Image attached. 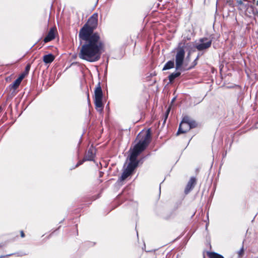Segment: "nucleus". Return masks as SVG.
Returning a JSON list of instances; mask_svg holds the SVG:
<instances>
[{"label":"nucleus","mask_w":258,"mask_h":258,"mask_svg":"<svg viewBox=\"0 0 258 258\" xmlns=\"http://www.w3.org/2000/svg\"><path fill=\"white\" fill-rule=\"evenodd\" d=\"M20 233H21V236L22 237H25V234H24V232L23 231H21Z\"/></svg>","instance_id":"obj_26"},{"label":"nucleus","mask_w":258,"mask_h":258,"mask_svg":"<svg viewBox=\"0 0 258 258\" xmlns=\"http://www.w3.org/2000/svg\"><path fill=\"white\" fill-rule=\"evenodd\" d=\"M21 79L17 78L12 84V87L14 89H16L20 85L21 83Z\"/></svg>","instance_id":"obj_18"},{"label":"nucleus","mask_w":258,"mask_h":258,"mask_svg":"<svg viewBox=\"0 0 258 258\" xmlns=\"http://www.w3.org/2000/svg\"><path fill=\"white\" fill-rule=\"evenodd\" d=\"M225 5L231 8L234 7V0H224Z\"/></svg>","instance_id":"obj_19"},{"label":"nucleus","mask_w":258,"mask_h":258,"mask_svg":"<svg viewBox=\"0 0 258 258\" xmlns=\"http://www.w3.org/2000/svg\"><path fill=\"white\" fill-rule=\"evenodd\" d=\"M189 130H190V127L188 126V124H186V125H183V126L182 125V126L181 127L180 124L178 131L177 132V135L180 134L185 133Z\"/></svg>","instance_id":"obj_11"},{"label":"nucleus","mask_w":258,"mask_h":258,"mask_svg":"<svg viewBox=\"0 0 258 258\" xmlns=\"http://www.w3.org/2000/svg\"><path fill=\"white\" fill-rule=\"evenodd\" d=\"M181 73L180 72H175L173 73L171 75H170L168 77L169 80L170 82H173L174 79L180 75Z\"/></svg>","instance_id":"obj_15"},{"label":"nucleus","mask_w":258,"mask_h":258,"mask_svg":"<svg viewBox=\"0 0 258 258\" xmlns=\"http://www.w3.org/2000/svg\"><path fill=\"white\" fill-rule=\"evenodd\" d=\"M132 172L130 171L127 169L126 168L123 172H122V174L121 176V180H123L125 179L127 177H128L131 174Z\"/></svg>","instance_id":"obj_14"},{"label":"nucleus","mask_w":258,"mask_h":258,"mask_svg":"<svg viewBox=\"0 0 258 258\" xmlns=\"http://www.w3.org/2000/svg\"><path fill=\"white\" fill-rule=\"evenodd\" d=\"M94 93V103L95 108L98 111L101 112L103 109V105L102 104L103 93L100 82L97 85Z\"/></svg>","instance_id":"obj_3"},{"label":"nucleus","mask_w":258,"mask_h":258,"mask_svg":"<svg viewBox=\"0 0 258 258\" xmlns=\"http://www.w3.org/2000/svg\"><path fill=\"white\" fill-rule=\"evenodd\" d=\"M199 55L196 57V58L194 60V61L192 62V65L190 66V67L187 68H185V70H190L191 69H192L193 68H194V67L195 66H196L197 64V61L199 59Z\"/></svg>","instance_id":"obj_20"},{"label":"nucleus","mask_w":258,"mask_h":258,"mask_svg":"<svg viewBox=\"0 0 258 258\" xmlns=\"http://www.w3.org/2000/svg\"><path fill=\"white\" fill-rule=\"evenodd\" d=\"M196 183V179L194 177H191L188 181L185 188L184 192L185 194H188L195 187Z\"/></svg>","instance_id":"obj_8"},{"label":"nucleus","mask_w":258,"mask_h":258,"mask_svg":"<svg viewBox=\"0 0 258 258\" xmlns=\"http://www.w3.org/2000/svg\"><path fill=\"white\" fill-rule=\"evenodd\" d=\"M95 157L94 150L93 148H90L86 153V154L82 160L79 161L76 165V167L82 164L86 161H92Z\"/></svg>","instance_id":"obj_6"},{"label":"nucleus","mask_w":258,"mask_h":258,"mask_svg":"<svg viewBox=\"0 0 258 258\" xmlns=\"http://www.w3.org/2000/svg\"><path fill=\"white\" fill-rule=\"evenodd\" d=\"M170 111V107H169L168 109L166 110L165 114L164 115V120H163V123H165L166 122V119H167V117L168 116L169 113Z\"/></svg>","instance_id":"obj_21"},{"label":"nucleus","mask_w":258,"mask_h":258,"mask_svg":"<svg viewBox=\"0 0 258 258\" xmlns=\"http://www.w3.org/2000/svg\"><path fill=\"white\" fill-rule=\"evenodd\" d=\"M87 96H88V98H89V93H87Z\"/></svg>","instance_id":"obj_27"},{"label":"nucleus","mask_w":258,"mask_h":258,"mask_svg":"<svg viewBox=\"0 0 258 258\" xmlns=\"http://www.w3.org/2000/svg\"><path fill=\"white\" fill-rule=\"evenodd\" d=\"M30 68H31V64L30 63L27 64V66H26L25 73L26 74H28V73L30 71Z\"/></svg>","instance_id":"obj_24"},{"label":"nucleus","mask_w":258,"mask_h":258,"mask_svg":"<svg viewBox=\"0 0 258 258\" xmlns=\"http://www.w3.org/2000/svg\"><path fill=\"white\" fill-rule=\"evenodd\" d=\"M174 62L172 60L167 61L164 66L163 70H167L172 69L174 67Z\"/></svg>","instance_id":"obj_13"},{"label":"nucleus","mask_w":258,"mask_h":258,"mask_svg":"<svg viewBox=\"0 0 258 258\" xmlns=\"http://www.w3.org/2000/svg\"><path fill=\"white\" fill-rule=\"evenodd\" d=\"M98 14H93L87 23L80 30L79 38L82 44L79 56L80 58L89 62L98 60L101 57L104 48V43L101 41L97 32L93 33L98 25Z\"/></svg>","instance_id":"obj_1"},{"label":"nucleus","mask_w":258,"mask_h":258,"mask_svg":"<svg viewBox=\"0 0 258 258\" xmlns=\"http://www.w3.org/2000/svg\"><path fill=\"white\" fill-rule=\"evenodd\" d=\"M24 74H22L18 78H20L21 79V82L22 81V80H23V79L24 78Z\"/></svg>","instance_id":"obj_25"},{"label":"nucleus","mask_w":258,"mask_h":258,"mask_svg":"<svg viewBox=\"0 0 258 258\" xmlns=\"http://www.w3.org/2000/svg\"><path fill=\"white\" fill-rule=\"evenodd\" d=\"M55 29L52 28L50 29L47 35L44 39V42H49L55 38Z\"/></svg>","instance_id":"obj_9"},{"label":"nucleus","mask_w":258,"mask_h":258,"mask_svg":"<svg viewBox=\"0 0 258 258\" xmlns=\"http://www.w3.org/2000/svg\"><path fill=\"white\" fill-rule=\"evenodd\" d=\"M244 251L243 246H242V247L240 248V249L238 251H237V254L238 256V258H241L242 256H243V255L244 254Z\"/></svg>","instance_id":"obj_23"},{"label":"nucleus","mask_w":258,"mask_h":258,"mask_svg":"<svg viewBox=\"0 0 258 258\" xmlns=\"http://www.w3.org/2000/svg\"><path fill=\"white\" fill-rule=\"evenodd\" d=\"M188 126L190 127V130L191 128H194L197 126V123L195 121L191 119L188 123Z\"/></svg>","instance_id":"obj_22"},{"label":"nucleus","mask_w":258,"mask_h":258,"mask_svg":"<svg viewBox=\"0 0 258 258\" xmlns=\"http://www.w3.org/2000/svg\"><path fill=\"white\" fill-rule=\"evenodd\" d=\"M54 56L52 54H48L43 56V60L45 63H50L54 59Z\"/></svg>","instance_id":"obj_10"},{"label":"nucleus","mask_w":258,"mask_h":258,"mask_svg":"<svg viewBox=\"0 0 258 258\" xmlns=\"http://www.w3.org/2000/svg\"><path fill=\"white\" fill-rule=\"evenodd\" d=\"M236 1L239 10H244V6L246 4V2H248L247 0H236Z\"/></svg>","instance_id":"obj_12"},{"label":"nucleus","mask_w":258,"mask_h":258,"mask_svg":"<svg viewBox=\"0 0 258 258\" xmlns=\"http://www.w3.org/2000/svg\"><path fill=\"white\" fill-rule=\"evenodd\" d=\"M244 10H239L248 17H251L252 15H254L257 13L256 10L250 4L249 2H246V4L244 6Z\"/></svg>","instance_id":"obj_7"},{"label":"nucleus","mask_w":258,"mask_h":258,"mask_svg":"<svg viewBox=\"0 0 258 258\" xmlns=\"http://www.w3.org/2000/svg\"><path fill=\"white\" fill-rule=\"evenodd\" d=\"M190 120L191 119L188 116H184L180 123L181 127L182 125L183 126L186 125V124H188Z\"/></svg>","instance_id":"obj_17"},{"label":"nucleus","mask_w":258,"mask_h":258,"mask_svg":"<svg viewBox=\"0 0 258 258\" xmlns=\"http://www.w3.org/2000/svg\"><path fill=\"white\" fill-rule=\"evenodd\" d=\"M151 138V130L149 128L146 132L145 135L134 146L130 156V162L126 167L130 171L133 172L137 167L139 161L137 160V158L148 146Z\"/></svg>","instance_id":"obj_2"},{"label":"nucleus","mask_w":258,"mask_h":258,"mask_svg":"<svg viewBox=\"0 0 258 258\" xmlns=\"http://www.w3.org/2000/svg\"><path fill=\"white\" fill-rule=\"evenodd\" d=\"M208 255L210 258H224L222 255L216 252H209Z\"/></svg>","instance_id":"obj_16"},{"label":"nucleus","mask_w":258,"mask_h":258,"mask_svg":"<svg viewBox=\"0 0 258 258\" xmlns=\"http://www.w3.org/2000/svg\"><path fill=\"white\" fill-rule=\"evenodd\" d=\"M181 43H179L177 48V52L175 56L176 70H181L185 56L184 45L181 46Z\"/></svg>","instance_id":"obj_4"},{"label":"nucleus","mask_w":258,"mask_h":258,"mask_svg":"<svg viewBox=\"0 0 258 258\" xmlns=\"http://www.w3.org/2000/svg\"><path fill=\"white\" fill-rule=\"evenodd\" d=\"M212 44V40H209L207 37L201 38L199 40L198 42L195 44V48L199 51H203L208 49L211 47Z\"/></svg>","instance_id":"obj_5"}]
</instances>
